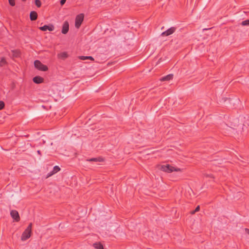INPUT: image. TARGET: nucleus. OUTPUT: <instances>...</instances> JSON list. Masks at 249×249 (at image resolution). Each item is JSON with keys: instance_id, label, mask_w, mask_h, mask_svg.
Returning a JSON list of instances; mask_svg holds the SVG:
<instances>
[{"instance_id": "18", "label": "nucleus", "mask_w": 249, "mask_h": 249, "mask_svg": "<svg viewBox=\"0 0 249 249\" xmlns=\"http://www.w3.org/2000/svg\"><path fill=\"white\" fill-rule=\"evenodd\" d=\"M199 209H200L199 206H197L194 211H193L191 212V214H194L195 213L199 211Z\"/></svg>"}, {"instance_id": "19", "label": "nucleus", "mask_w": 249, "mask_h": 249, "mask_svg": "<svg viewBox=\"0 0 249 249\" xmlns=\"http://www.w3.org/2000/svg\"><path fill=\"white\" fill-rule=\"evenodd\" d=\"M6 63V61L4 58H1L0 61V65L3 66L4 64H5Z\"/></svg>"}, {"instance_id": "14", "label": "nucleus", "mask_w": 249, "mask_h": 249, "mask_svg": "<svg viewBox=\"0 0 249 249\" xmlns=\"http://www.w3.org/2000/svg\"><path fill=\"white\" fill-rule=\"evenodd\" d=\"M93 247L97 249H104L103 245L100 243H94Z\"/></svg>"}, {"instance_id": "27", "label": "nucleus", "mask_w": 249, "mask_h": 249, "mask_svg": "<svg viewBox=\"0 0 249 249\" xmlns=\"http://www.w3.org/2000/svg\"><path fill=\"white\" fill-rule=\"evenodd\" d=\"M37 152H38V153L40 154V151H39V150H38V151H37Z\"/></svg>"}, {"instance_id": "21", "label": "nucleus", "mask_w": 249, "mask_h": 249, "mask_svg": "<svg viewBox=\"0 0 249 249\" xmlns=\"http://www.w3.org/2000/svg\"><path fill=\"white\" fill-rule=\"evenodd\" d=\"M4 107V103L3 101H0V110L2 109Z\"/></svg>"}, {"instance_id": "24", "label": "nucleus", "mask_w": 249, "mask_h": 249, "mask_svg": "<svg viewBox=\"0 0 249 249\" xmlns=\"http://www.w3.org/2000/svg\"><path fill=\"white\" fill-rule=\"evenodd\" d=\"M88 59H90L91 60H94L92 56H88Z\"/></svg>"}, {"instance_id": "13", "label": "nucleus", "mask_w": 249, "mask_h": 249, "mask_svg": "<svg viewBox=\"0 0 249 249\" xmlns=\"http://www.w3.org/2000/svg\"><path fill=\"white\" fill-rule=\"evenodd\" d=\"M173 74H168V75H166V76L163 77L161 79V80L168 81V80L172 79L173 78Z\"/></svg>"}, {"instance_id": "12", "label": "nucleus", "mask_w": 249, "mask_h": 249, "mask_svg": "<svg viewBox=\"0 0 249 249\" xmlns=\"http://www.w3.org/2000/svg\"><path fill=\"white\" fill-rule=\"evenodd\" d=\"M89 161H94V162H102L104 160L101 157L91 158L87 160Z\"/></svg>"}, {"instance_id": "25", "label": "nucleus", "mask_w": 249, "mask_h": 249, "mask_svg": "<svg viewBox=\"0 0 249 249\" xmlns=\"http://www.w3.org/2000/svg\"><path fill=\"white\" fill-rule=\"evenodd\" d=\"M224 126L226 127V129H228V130H230L231 128L228 126L226 124H224Z\"/></svg>"}, {"instance_id": "5", "label": "nucleus", "mask_w": 249, "mask_h": 249, "mask_svg": "<svg viewBox=\"0 0 249 249\" xmlns=\"http://www.w3.org/2000/svg\"><path fill=\"white\" fill-rule=\"evenodd\" d=\"M176 31V28L172 27L168 29L166 31L162 32L161 34V36H168L173 34Z\"/></svg>"}, {"instance_id": "3", "label": "nucleus", "mask_w": 249, "mask_h": 249, "mask_svg": "<svg viewBox=\"0 0 249 249\" xmlns=\"http://www.w3.org/2000/svg\"><path fill=\"white\" fill-rule=\"evenodd\" d=\"M34 65L36 68L39 71H45L48 69L47 66L43 64L40 61L36 60L34 62Z\"/></svg>"}, {"instance_id": "26", "label": "nucleus", "mask_w": 249, "mask_h": 249, "mask_svg": "<svg viewBox=\"0 0 249 249\" xmlns=\"http://www.w3.org/2000/svg\"><path fill=\"white\" fill-rule=\"evenodd\" d=\"M245 231L249 235V229H245Z\"/></svg>"}, {"instance_id": "2", "label": "nucleus", "mask_w": 249, "mask_h": 249, "mask_svg": "<svg viewBox=\"0 0 249 249\" xmlns=\"http://www.w3.org/2000/svg\"><path fill=\"white\" fill-rule=\"evenodd\" d=\"M160 169L162 171L167 172L171 173L173 171H179L180 169L178 168H176L173 166L170 165L169 164H165L161 166Z\"/></svg>"}, {"instance_id": "22", "label": "nucleus", "mask_w": 249, "mask_h": 249, "mask_svg": "<svg viewBox=\"0 0 249 249\" xmlns=\"http://www.w3.org/2000/svg\"><path fill=\"white\" fill-rule=\"evenodd\" d=\"M9 0V2L11 6H13L15 5V0Z\"/></svg>"}, {"instance_id": "10", "label": "nucleus", "mask_w": 249, "mask_h": 249, "mask_svg": "<svg viewBox=\"0 0 249 249\" xmlns=\"http://www.w3.org/2000/svg\"><path fill=\"white\" fill-rule=\"evenodd\" d=\"M57 56L58 58H61L62 59H65V58H67L68 56V53L66 52H63L59 53L57 54Z\"/></svg>"}, {"instance_id": "15", "label": "nucleus", "mask_w": 249, "mask_h": 249, "mask_svg": "<svg viewBox=\"0 0 249 249\" xmlns=\"http://www.w3.org/2000/svg\"><path fill=\"white\" fill-rule=\"evenodd\" d=\"M60 170V168L58 166H55L52 171V174H55Z\"/></svg>"}, {"instance_id": "6", "label": "nucleus", "mask_w": 249, "mask_h": 249, "mask_svg": "<svg viewBox=\"0 0 249 249\" xmlns=\"http://www.w3.org/2000/svg\"><path fill=\"white\" fill-rule=\"evenodd\" d=\"M11 217L16 221L18 222L20 220V217L18 212L16 210H12L10 212Z\"/></svg>"}, {"instance_id": "1", "label": "nucleus", "mask_w": 249, "mask_h": 249, "mask_svg": "<svg viewBox=\"0 0 249 249\" xmlns=\"http://www.w3.org/2000/svg\"><path fill=\"white\" fill-rule=\"evenodd\" d=\"M32 224L30 223L22 234L21 237L22 241H25L30 237L32 232Z\"/></svg>"}, {"instance_id": "16", "label": "nucleus", "mask_w": 249, "mask_h": 249, "mask_svg": "<svg viewBox=\"0 0 249 249\" xmlns=\"http://www.w3.org/2000/svg\"><path fill=\"white\" fill-rule=\"evenodd\" d=\"M241 24L243 26L249 25V19L243 21Z\"/></svg>"}, {"instance_id": "4", "label": "nucleus", "mask_w": 249, "mask_h": 249, "mask_svg": "<svg viewBox=\"0 0 249 249\" xmlns=\"http://www.w3.org/2000/svg\"><path fill=\"white\" fill-rule=\"evenodd\" d=\"M84 15L83 14H80L78 15L75 18V26L77 28H79L81 26L83 20Z\"/></svg>"}, {"instance_id": "8", "label": "nucleus", "mask_w": 249, "mask_h": 249, "mask_svg": "<svg viewBox=\"0 0 249 249\" xmlns=\"http://www.w3.org/2000/svg\"><path fill=\"white\" fill-rule=\"evenodd\" d=\"M69 30V24L68 21H66L64 22L62 26L61 32L63 34H67Z\"/></svg>"}, {"instance_id": "20", "label": "nucleus", "mask_w": 249, "mask_h": 249, "mask_svg": "<svg viewBox=\"0 0 249 249\" xmlns=\"http://www.w3.org/2000/svg\"><path fill=\"white\" fill-rule=\"evenodd\" d=\"M79 58L82 60H85L88 59V56H79Z\"/></svg>"}, {"instance_id": "7", "label": "nucleus", "mask_w": 249, "mask_h": 249, "mask_svg": "<svg viewBox=\"0 0 249 249\" xmlns=\"http://www.w3.org/2000/svg\"><path fill=\"white\" fill-rule=\"evenodd\" d=\"M39 29L42 31H46L47 30L49 31H53L54 29V26L52 24L48 25H45L42 27H39Z\"/></svg>"}, {"instance_id": "23", "label": "nucleus", "mask_w": 249, "mask_h": 249, "mask_svg": "<svg viewBox=\"0 0 249 249\" xmlns=\"http://www.w3.org/2000/svg\"><path fill=\"white\" fill-rule=\"evenodd\" d=\"M66 0H61L60 1V4L61 5H63L65 2Z\"/></svg>"}, {"instance_id": "9", "label": "nucleus", "mask_w": 249, "mask_h": 249, "mask_svg": "<svg viewBox=\"0 0 249 249\" xmlns=\"http://www.w3.org/2000/svg\"><path fill=\"white\" fill-rule=\"evenodd\" d=\"M33 81L36 84H40L43 82V78L40 76H37L34 77Z\"/></svg>"}, {"instance_id": "11", "label": "nucleus", "mask_w": 249, "mask_h": 249, "mask_svg": "<svg viewBox=\"0 0 249 249\" xmlns=\"http://www.w3.org/2000/svg\"><path fill=\"white\" fill-rule=\"evenodd\" d=\"M37 14L35 11H32L30 14V18L31 20H35L37 18Z\"/></svg>"}, {"instance_id": "17", "label": "nucleus", "mask_w": 249, "mask_h": 249, "mask_svg": "<svg viewBox=\"0 0 249 249\" xmlns=\"http://www.w3.org/2000/svg\"><path fill=\"white\" fill-rule=\"evenodd\" d=\"M35 4L37 7H40L41 5V2L40 0H36Z\"/></svg>"}]
</instances>
